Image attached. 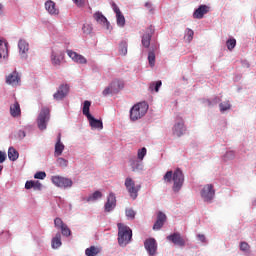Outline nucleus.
<instances>
[{
  "instance_id": "nucleus-1",
  "label": "nucleus",
  "mask_w": 256,
  "mask_h": 256,
  "mask_svg": "<svg viewBox=\"0 0 256 256\" xmlns=\"http://www.w3.org/2000/svg\"><path fill=\"white\" fill-rule=\"evenodd\" d=\"M163 181L165 183H171L173 181L172 191L174 193H179L183 189V184L185 183V175L180 168H177L174 172L169 170L163 176Z\"/></svg>"
},
{
  "instance_id": "nucleus-2",
  "label": "nucleus",
  "mask_w": 256,
  "mask_h": 256,
  "mask_svg": "<svg viewBox=\"0 0 256 256\" xmlns=\"http://www.w3.org/2000/svg\"><path fill=\"white\" fill-rule=\"evenodd\" d=\"M118 245L120 247H127L133 239V230L123 223H118Z\"/></svg>"
},
{
  "instance_id": "nucleus-3",
  "label": "nucleus",
  "mask_w": 256,
  "mask_h": 256,
  "mask_svg": "<svg viewBox=\"0 0 256 256\" xmlns=\"http://www.w3.org/2000/svg\"><path fill=\"white\" fill-rule=\"evenodd\" d=\"M148 109H149V106L145 102H141L134 105L130 110L131 121H137L141 119V117H145Z\"/></svg>"
},
{
  "instance_id": "nucleus-4",
  "label": "nucleus",
  "mask_w": 256,
  "mask_h": 256,
  "mask_svg": "<svg viewBox=\"0 0 256 256\" xmlns=\"http://www.w3.org/2000/svg\"><path fill=\"white\" fill-rule=\"evenodd\" d=\"M50 119L51 113L49 111V108H42L37 118L38 129H40V131H45V129H47V124L49 123Z\"/></svg>"
},
{
  "instance_id": "nucleus-5",
  "label": "nucleus",
  "mask_w": 256,
  "mask_h": 256,
  "mask_svg": "<svg viewBox=\"0 0 256 256\" xmlns=\"http://www.w3.org/2000/svg\"><path fill=\"white\" fill-rule=\"evenodd\" d=\"M126 190L128 191L131 199L135 200L139 197V191H141V185H135V180L131 177H127L124 183Z\"/></svg>"
},
{
  "instance_id": "nucleus-6",
  "label": "nucleus",
  "mask_w": 256,
  "mask_h": 256,
  "mask_svg": "<svg viewBox=\"0 0 256 256\" xmlns=\"http://www.w3.org/2000/svg\"><path fill=\"white\" fill-rule=\"evenodd\" d=\"M51 181L53 185L60 187V189H71L73 187V180L63 176H53Z\"/></svg>"
},
{
  "instance_id": "nucleus-7",
  "label": "nucleus",
  "mask_w": 256,
  "mask_h": 256,
  "mask_svg": "<svg viewBox=\"0 0 256 256\" xmlns=\"http://www.w3.org/2000/svg\"><path fill=\"white\" fill-rule=\"evenodd\" d=\"M186 131L187 127H185V120H183L180 116H177L172 127L173 135L176 137H182V135H185Z\"/></svg>"
},
{
  "instance_id": "nucleus-8",
  "label": "nucleus",
  "mask_w": 256,
  "mask_h": 256,
  "mask_svg": "<svg viewBox=\"0 0 256 256\" xmlns=\"http://www.w3.org/2000/svg\"><path fill=\"white\" fill-rule=\"evenodd\" d=\"M200 195L205 203H213V199H215V190L213 189V185H205L200 191Z\"/></svg>"
},
{
  "instance_id": "nucleus-9",
  "label": "nucleus",
  "mask_w": 256,
  "mask_h": 256,
  "mask_svg": "<svg viewBox=\"0 0 256 256\" xmlns=\"http://www.w3.org/2000/svg\"><path fill=\"white\" fill-rule=\"evenodd\" d=\"M167 241H170L174 245H177L178 247H185V244L187 241L183 236H181V233L174 232L166 237Z\"/></svg>"
},
{
  "instance_id": "nucleus-10",
  "label": "nucleus",
  "mask_w": 256,
  "mask_h": 256,
  "mask_svg": "<svg viewBox=\"0 0 256 256\" xmlns=\"http://www.w3.org/2000/svg\"><path fill=\"white\" fill-rule=\"evenodd\" d=\"M117 207V198L114 193H110L107 197V201L104 204V213H113Z\"/></svg>"
},
{
  "instance_id": "nucleus-11",
  "label": "nucleus",
  "mask_w": 256,
  "mask_h": 256,
  "mask_svg": "<svg viewBox=\"0 0 256 256\" xmlns=\"http://www.w3.org/2000/svg\"><path fill=\"white\" fill-rule=\"evenodd\" d=\"M144 247L149 256L157 255V240L155 238H148L144 242Z\"/></svg>"
},
{
  "instance_id": "nucleus-12",
  "label": "nucleus",
  "mask_w": 256,
  "mask_h": 256,
  "mask_svg": "<svg viewBox=\"0 0 256 256\" xmlns=\"http://www.w3.org/2000/svg\"><path fill=\"white\" fill-rule=\"evenodd\" d=\"M6 84L11 85V87H19V85H21V76H19V72L14 70L6 76Z\"/></svg>"
},
{
  "instance_id": "nucleus-13",
  "label": "nucleus",
  "mask_w": 256,
  "mask_h": 256,
  "mask_svg": "<svg viewBox=\"0 0 256 256\" xmlns=\"http://www.w3.org/2000/svg\"><path fill=\"white\" fill-rule=\"evenodd\" d=\"M67 95H69V85L62 84L59 86L57 92L54 93L53 98L55 101H63Z\"/></svg>"
},
{
  "instance_id": "nucleus-14",
  "label": "nucleus",
  "mask_w": 256,
  "mask_h": 256,
  "mask_svg": "<svg viewBox=\"0 0 256 256\" xmlns=\"http://www.w3.org/2000/svg\"><path fill=\"white\" fill-rule=\"evenodd\" d=\"M68 57H70V59H72V61H74V63H78L79 65H86L87 63V58L84 57L81 54H78L77 52L73 51V50H67L66 51Z\"/></svg>"
},
{
  "instance_id": "nucleus-15",
  "label": "nucleus",
  "mask_w": 256,
  "mask_h": 256,
  "mask_svg": "<svg viewBox=\"0 0 256 256\" xmlns=\"http://www.w3.org/2000/svg\"><path fill=\"white\" fill-rule=\"evenodd\" d=\"M153 33H155V28H153V26H150L146 29V32L142 36V45L146 49H149L151 45V37H153Z\"/></svg>"
},
{
  "instance_id": "nucleus-16",
  "label": "nucleus",
  "mask_w": 256,
  "mask_h": 256,
  "mask_svg": "<svg viewBox=\"0 0 256 256\" xmlns=\"http://www.w3.org/2000/svg\"><path fill=\"white\" fill-rule=\"evenodd\" d=\"M210 9L211 8L205 4L200 5L193 12V14H192L193 19H203V17H205V15H207V13H209Z\"/></svg>"
},
{
  "instance_id": "nucleus-17",
  "label": "nucleus",
  "mask_w": 256,
  "mask_h": 256,
  "mask_svg": "<svg viewBox=\"0 0 256 256\" xmlns=\"http://www.w3.org/2000/svg\"><path fill=\"white\" fill-rule=\"evenodd\" d=\"M18 49L21 59H27V53H29V42L25 39H20L18 41Z\"/></svg>"
},
{
  "instance_id": "nucleus-18",
  "label": "nucleus",
  "mask_w": 256,
  "mask_h": 256,
  "mask_svg": "<svg viewBox=\"0 0 256 256\" xmlns=\"http://www.w3.org/2000/svg\"><path fill=\"white\" fill-rule=\"evenodd\" d=\"M63 59H65V52H63V51H59V52L52 51V53H51V63L54 67L61 66V63H62Z\"/></svg>"
},
{
  "instance_id": "nucleus-19",
  "label": "nucleus",
  "mask_w": 256,
  "mask_h": 256,
  "mask_svg": "<svg viewBox=\"0 0 256 256\" xmlns=\"http://www.w3.org/2000/svg\"><path fill=\"white\" fill-rule=\"evenodd\" d=\"M166 221H167V215H165V213L163 212H159L157 215L156 222L153 225V230L160 231L165 225Z\"/></svg>"
},
{
  "instance_id": "nucleus-20",
  "label": "nucleus",
  "mask_w": 256,
  "mask_h": 256,
  "mask_svg": "<svg viewBox=\"0 0 256 256\" xmlns=\"http://www.w3.org/2000/svg\"><path fill=\"white\" fill-rule=\"evenodd\" d=\"M129 163L132 171L135 173H141L143 171V161L137 160V158H131Z\"/></svg>"
},
{
  "instance_id": "nucleus-21",
  "label": "nucleus",
  "mask_w": 256,
  "mask_h": 256,
  "mask_svg": "<svg viewBox=\"0 0 256 256\" xmlns=\"http://www.w3.org/2000/svg\"><path fill=\"white\" fill-rule=\"evenodd\" d=\"M63 151H65V144L61 142V133H60L58 134L57 142L55 144L54 156L61 157V155H63Z\"/></svg>"
},
{
  "instance_id": "nucleus-22",
  "label": "nucleus",
  "mask_w": 256,
  "mask_h": 256,
  "mask_svg": "<svg viewBox=\"0 0 256 256\" xmlns=\"http://www.w3.org/2000/svg\"><path fill=\"white\" fill-rule=\"evenodd\" d=\"M45 9L49 13V15H59V10L53 0H47L45 2Z\"/></svg>"
},
{
  "instance_id": "nucleus-23",
  "label": "nucleus",
  "mask_w": 256,
  "mask_h": 256,
  "mask_svg": "<svg viewBox=\"0 0 256 256\" xmlns=\"http://www.w3.org/2000/svg\"><path fill=\"white\" fill-rule=\"evenodd\" d=\"M9 43L4 39H0V61L1 59H5L9 55Z\"/></svg>"
},
{
  "instance_id": "nucleus-24",
  "label": "nucleus",
  "mask_w": 256,
  "mask_h": 256,
  "mask_svg": "<svg viewBox=\"0 0 256 256\" xmlns=\"http://www.w3.org/2000/svg\"><path fill=\"white\" fill-rule=\"evenodd\" d=\"M94 19L97 21L100 25H103V27H106V29H109V21L107 20V17L103 15L101 12H96L94 14Z\"/></svg>"
},
{
  "instance_id": "nucleus-25",
  "label": "nucleus",
  "mask_w": 256,
  "mask_h": 256,
  "mask_svg": "<svg viewBox=\"0 0 256 256\" xmlns=\"http://www.w3.org/2000/svg\"><path fill=\"white\" fill-rule=\"evenodd\" d=\"M110 87L112 89V93L115 95L124 89L125 83L122 80H114L110 83Z\"/></svg>"
},
{
  "instance_id": "nucleus-26",
  "label": "nucleus",
  "mask_w": 256,
  "mask_h": 256,
  "mask_svg": "<svg viewBox=\"0 0 256 256\" xmlns=\"http://www.w3.org/2000/svg\"><path fill=\"white\" fill-rule=\"evenodd\" d=\"M10 115L11 117H21V105H19V102H15L10 105Z\"/></svg>"
},
{
  "instance_id": "nucleus-27",
  "label": "nucleus",
  "mask_w": 256,
  "mask_h": 256,
  "mask_svg": "<svg viewBox=\"0 0 256 256\" xmlns=\"http://www.w3.org/2000/svg\"><path fill=\"white\" fill-rule=\"evenodd\" d=\"M92 129H103V121L96 119L93 116L87 118Z\"/></svg>"
},
{
  "instance_id": "nucleus-28",
  "label": "nucleus",
  "mask_w": 256,
  "mask_h": 256,
  "mask_svg": "<svg viewBox=\"0 0 256 256\" xmlns=\"http://www.w3.org/2000/svg\"><path fill=\"white\" fill-rule=\"evenodd\" d=\"M8 158L10 161H17L19 159V152L13 146L8 149Z\"/></svg>"
},
{
  "instance_id": "nucleus-29",
  "label": "nucleus",
  "mask_w": 256,
  "mask_h": 256,
  "mask_svg": "<svg viewBox=\"0 0 256 256\" xmlns=\"http://www.w3.org/2000/svg\"><path fill=\"white\" fill-rule=\"evenodd\" d=\"M195 32L191 28H186L184 31V39L186 43H191L193 41V37Z\"/></svg>"
},
{
  "instance_id": "nucleus-30",
  "label": "nucleus",
  "mask_w": 256,
  "mask_h": 256,
  "mask_svg": "<svg viewBox=\"0 0 256 256\" xmlns=\"http://www.w3.org/2000/svg\"><path fill=\"white\" fill-rule=\"evenodd\" d=\"M61 233H56L55 237L52 239V249H59L61 247Z\"/></svg>"
},
{
  "instance_id": "nucleus-31",
  "label": "nucleus",
  "mask_w": 256,
  "mask_h": 256,
  "mask_svg": "<svg viewBox=\"0 0 256 256\" xmlns=\"http://www.w3.org/2000/svg\"><path fill=\"white\" fill-rule=\"evenodd\" d=\"M162 85H163V82H161V80H158L156 82H151L149 85V91H155L156 93H159V89H161Z\"/></svg>"
},
{
  "instance_id": "nucleus-32",
  "label": "nucleus",
  "mask_w": 256,
  "mask_h": 256,
  "mask_svg": "<svg viewBox=\"0 0 256 256\" xmlns=\"http://www.w3.org/2000/svg\"><path fill=\"white\" fill-rule=\"evenodd\" d=\"M90 107L91 102L89 100L84 101L82 113L87 117V119L92 116L91 112H89Z\"/></svg>"
},
{
  "instance_id": "nucleus-33",
  "label": "nucleus",
  "mask_w": 256,
  "mask_h": 256,
  "mask_svg": "<svg viewBox=\"0 0 256 256\" xmlns=\"http://www.w3.org/2000/svg\"><path fill=\"white\" fill-rule=\"evenodd\" d=\"M99 252H100L99 248H97L96 246H91L85 250V255L86 256H97V255H99Z\"/></svg>"
},
{
  "instance_id": "nucleus-34",
  "label": "nucleus",
  "mask_w": 256,
  "mask_h": 256,
  "mask_svg": "<svg viewBox=\"0 0 256 256\" xmlns=\"http://www.w3.org/2000/svg\"><path fill=\"white\" fill-rule=\"evenodd\" d=\"M101 197H103V194L101 191L97 190L92 195H90L86 201L87 203H91V201H97V199H101Z\"/></svg>"
},
{
  "instance_id": "nucleus-35",
  "label": "nucleus",
  "mask_w": 256,
  "mask_h": 256,
  "mask_svg": "<svg viewBox=\"0 0 256 256\" xmlns=\"http://www.w3.org/2000/svg\"><path fill=\"white\" fill-rule=\"evenodd\" d=\"M219 109L221 113H225V111H229V109H231V102H229V100L221 102L219 104Z\"/></svg>"
},
{
  "instance_id": "nucleus-36",
  "label": "nucleus",
  "mask_w": 256,
  "mask_h": 256,
  "mask_svg": "<svg viewBox=\"0 0 256 256\" xmlns=\"http://www.w3.org/2000/svg\"><path fill=\"white\" fill-rule=\"evenodd\" d=\"M218 103H221V98H219L218 96H215L211 100L210 99L206 100V105L208 107H215V105H217Z\"/></svg>"
},
{
  "instance_id": "nucleus-37",
  "label": "nucleus",
  "mask_w": 256,
  "mask_h": 256,
  "mask_svg": "<svg viewBox=\"0 0 256 256\" xmlns=\"http://www.w3.org/2000/svg\"><path fill=\"white\" fill-rule=\"evenodd\" d=\"M116 23L118 27H125V16H123V13L116 14Z\"/></svg>"
},
{
  "instance_id": "nucleus-38",
  "label": "nucleus",
  "mask_w": 256,
  "mask_h": 256,
  "mask_svg": "<svg viewBox=\"0 0 256 256\" xmlns=\"http://www.w3.org/2000/svg\"><path fill=\"white\" fill-rule=\"evenodd\" d=\"M237 45V40L235 38H230L229 40L226 41V47L229 51H233Z\"/></svg>"
},
{
  "instance_id": "nucleus-39",
  "label": "nucleus",
  "mask_w": 256,
  "mask_h": 256,
  "mask_svg": "<svg viewBox=\"0 0 256 256\" xmlns=\"http://www.w3.org/2000/svg\"><path fill=\"white\" fill-rule=\"evenodd\" d=\"M146 155H147V148L143 147V148L139 149L137 152V160L143 161V159H145Z\"/></svg>"
},
{
  "instance_id": "nucleus-40",
  "label": "nucleus",
  "mask_w": 256,
  "mask_h": 256,
  "mask_svg": "<svg viewBox=\"0 0 256 256\" xmlns=\"http://www.w3.org/2000/svg\"><path fill=\"white\" fill-rule=\"evenodd\" d=\"M223 159L224 161H232V159H235V152L233 150L227 151Z\"/></svg>"
},
{
  "instance_id": "nucleus-41",
  "label": "nucleus",
  "mask_w": 256,
  "mask_h": 256,
  "mask_svg": "<svg viewBox=\"0 0 256 256\" xmlns=\"http://www.w3.org/2000/svg\"><path fill=\"white\" fill-rule=\"evenodd\" d=\"M148 62L150 67H155V52L150 51L148 53Z\"/></svg>"
},
{
  "instance_id": "nucleus-42",
  "label": "nucleus",
  "mask_w": 256,
  "mask_h": 256,
  "mask_svg": "<svg viewBox=\"0 0 256 256\" xmlns=\"http://www.w3.org/2000/svg\"><path fill=\"white\" fill-rule=\"evenodd\" d=\"M82 31L84 35H91L93 27H91V25L89 24H84L82 27Z\"/></svg>"
},
{
  "instance_id": "nucleus-43",
  "label": "nucleus",
  "mask_w": 256,
  "mask_h": 256,
  "mask_svg": "<svg viewBox=\"0 0 256 256\" xmlns=\"http://www.w3.org/2000/svg\"><path fill=\"white\" fill-rule=\"evenodd\" d=\"M125 213H126V217H128L131 220L135 219V215H137L135 210H133L132 208H127L125 210Z\"/></svg>"
},
{
  "instance_id": "nucleus-44",
  "label": "nucleus",
  "mask_w": 256,
  "mask_h": 256,
  "mask_svg": "<svg viewBox=\"0 0 256 256\" xmlns=\"http://www.w3.org/2000/svg\"><path fill=\"white\" fill-rule=\"evenodd\" d=\"M61 229V233L64 237H71V229H69V227L67 226V224L65 226H62Z\"/></svg>"
},
{
  "instance_id": "nucleus-45",
  "label": "nucleus",
  "mask_w": 256,
  "mask_h": 256,
  "mask_svg": "<svg viewBox=\"0 0 256 256\" xmlns=\"http://www.w3.org/2000/svg\"><path fill=\"white\" fill-rule=\"evenodd\" d=\"M57 165H59V167L65 168L67 167V165H69V161H67L65 158H58L56 160Z\"/></svg>"
},
{
  "instance_id": "nucleus-46",
  "label": "nucleus",
  "mask_w": 256,
  "mask_h": 256,
  "mask_svg": "<svg viewBox=\"0 0 256 256\" xmlns=\"http://www.w3.org/2000/svg\"><path fill=\"white\" fill-rule=\"evenodd\" d=\"M119 51L121 55L127 54V43L125 41H122L119 45Z\"/></svg>"
},
{
  "instance_id": "nucleus-47",
  "label": "nucleus",
  "mask_w": 256,
  "mask_h": 256,
  "mask_svg": "<svg viewBox=\"0 0 256 256\" xmlns=\"http://www.w3.org/2000/svg\"><path fill=\"white\" fill-rule=\"evenodd\" d=\"M54 225L55 227H57L58 229H62L63 227H65V223H63V220H61V218H55L54 220Z\"/></svg>"
},
{
  "instance_id": "nucleus-48",
  "label": "nucleus",
  "mask_w": 256,
  "mask_h": 256,
  "mask_svg": "<svg viewBox=\"0 0 256 256\" xmlns=\"http://www.w3.org/2000/svg\"><path fill=\"white\" fill-rule=\"evenodd\" d=\"M16 137L19 141H23V139L27 137V133L24 130H18Z\"/></svg>"
},
{
  "instance_id": "nucleus-49",
  "label": "nucleus",
  "mask_w": 256,
  "mask_h": 256,
  "mask_svg": "<svg viewBox=\"0 0 256 256\" xmlns=\"http://www.w3.org/2000/svg\"><path fill=\"white\" fill-rule=\"evenodd\" d=\"M45 177H47V173H45L44 171H39V172H36L35 175H34V179H45Z\"/></svg>"
},
{
  "instance_id": "nucleus-50",
  "label": "nucleus",
  "mask_w": 256,
  "mask_h": 256,
  "mask_svg": "<svg viewBox=\"0 0 256 256\" xmlns=\"http://www.w3.org/2000/svg\"><path fill=\"white\" fill-rule=\"evenodd\" d=\"M32 189H34V191H41V189H43V184H41V182H39V181L34 180Z\"/></svg>"
},
{
  "instance_id": "nucleus-51",
  "label": "nucleus",
  "mask_w": 256,
  "mask_h": 256,
  "mask_svg": "<svg viewBox=\"0 0 256 256\" xmlns=\"http://www.w3.org/2000/svg\"><path fill=\"white\" fill-rule=\"evenodd\" d=\"M111 94H114V93H113V89H111V84H110L108 87H106V88L103 90L102 95H103L104 97H107V95H111Z\"/></svg>"
},
{
  "instance_id": "nucleus-52",
  "label": "nucleus",
  "mask_w": 256,
  "mask_h": 256,
  "mask_svg": "<svg viewBox=\"0 0 256 256\" xmlns=\"http://www.w3.org/2000/svg\"><path fill=\"white\" fill-rule=\"evenodd\" d=\"M240 251H249V244L247 242H241Z\"/></svg>"
},
{
  "instance_id": "nucleus-53",
  "label": "nucleus",
  "mask_w": 256,
  "mask_h": 256,
  "mask_svg": "<svg viewBox=\"0 0 256 256\" xmlns=\"http://www.w3.org/2000/svg\"><path fill=\"white\" fill-rule=\"evenodd\" d=\"M112 9L116 15L121 14V10L119 9V6L115 2H112Z\"/></svg>"
},
{
  "instance_id": "nucleus-54",
  "label": "nucleus",
  "mask_w": 256,
  "mask_h": 256,
  "mask_svg": "<svg viewBox=\"0 0 256 256\" xmlns=\"http://www.w3.org/2000/svg\"><path fill=\"white\" fill-rule=\"evenodd\" d=\"M7 160V153L0 151V163H5Z\"/></svg>"
},
{
  "instance_id": "nucleus-55",
  "label": "nucleus",
  "mask_w": 256,
  "mask_h": 256,
  "mask_svg": "<svg viewBox=\"0 0 256 256\" xmlns=\"http://www.w3.org/2000/svg\"><path fill=\"white\" fill-rule=\"evenodd\" d=\"M34 180L26 181L25 183V189H33Z\"/></svg>"
},
{
  "instance_id": "nucleus-56",
  "label": "nucleus",
  "mask_w": 256,
  "mask_h": 256,
  "mask_svg": "<svg viewBox=\"0 0 256 256\" xmlns=\"http://www.w3.org/2000/svg\"><path fill=\"white\" fill-rule=\"evenodd\" d=\"M197 238H198V240H199L201 243H207V238L205 237V235H203V234H198V235H197Z\"/></svg>"
},
{
  "instance_id": "nucleus-57",
  "label": "nucleus",
  "mask_w": 256,
  "mask_h": 256,
  "mask_svg": "<svg viewBox=\"0 0 256 256\" xmlns=\"http://www.w3.org/2000/svg\"><path fill=\"white\" fill-rule=\"evenodd\" d=\"M0 17H5V5L0 3Z\"/></svg>"
},
{
  "instance_id": "nucleus-58",
  "label": "nucleus",
  "mask_w": 256,
  "mask_h": 256,
  "mask_svg": "<svg viewBox=\"0 0 256 256\" xmlns=\"http://www.w3.org/2000/svg\"><path fill=\"white\" fill-rule=\"evenodd\" d=\"M73 2H74L75 5H77L78 7H81V5H83V0H73Z\"/></svg>"
},
{
  "instance_id": "nucleus-59",
  "label": "nucleus",
  "mask_w": 256,
  "mask_h": 256,
  "mask_svg": "<svg viewBox=\"0 0 256 256\" xmlns=\"http://www.w3.org/2000/svg\"><path fill=\"white\" fill-rule=\"evenodd\" d=\"M145 7H147V9H149L150 11H153L151 2H146Z\"/></svg>"
},
{
  "instance_id": "nucleus-60",
  "label": "nucleus",
  "mask_w": 256,
  "mask_h": 256,
  "mask_svg": "<svg viewBox=\"0 0 256 256\" xmlns=\"http://www.w3.org/2000/svg\"><path fill=\"white\" fill-rule=\"evenodd\" d=\"M3 171V165H0V173Z\"/></svg>"
},
{
  "instance_id": "nucleus-61",
  "label": "nucleus",
  "mask_w": 256,
  "mask_h": 256,
  "mask_svg": "<svg viewBox=\"0 0 256 256\" xmlns=\"http://www.w3.org/2000/svg\"><path fill=\"white\" fill-rule=\"evenodd\" d=\"M252 205H256V199L253 200Z\"/></svg>"
},
{
  "instance_id": "nucleus-62",
  "label": "nucleus",
  "mask_w": 256,
  "mask_h": 256,
  "mask_svg": "<svg viewBox=\"0 0 256 256\" xmlns=\"http://www.w3.org/2000/svg\"><path fill=\"white\" fill-rule=\"evenodd\" d=\"M245 65H246V67H249V64H248V62H245Z\"/></svg>"
}]
</instances>
